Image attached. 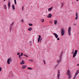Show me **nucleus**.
<instances>
[{
	"mask_svg": "<svg viewBox=\"0 0 79 79\" xmlns=\"http://www.w3.org/2000/svg\"><path fill=\"white\" fill-rule=\"evenodd\" d=\"M67 75L69 76V78L68 79H70L71 77V72L69 70H68L66 73Z\"/></svg>",
	"mask_w": 79,
	"mask_h": 79,
	"instance_id": "obj_1",
	"label": "nucleus"
},
{
	"mask_svg": "<svg viewBox=\"0 0 79 79\" xmlns=\"http://www.w3.org/2000/svg\"><path fill=\"white\" fill-rule=\"evenodd\" d=\"M12 61V60H11V58H9L7 60V63L8 64H10V63Z\"/></svg>",
	"mask_w": 79,
	"mask_h": 79,
	"instance_id": "obj_2",
	"label": "nucleus"
},
{
	"mask_svg": "<svg viewBox=\"0 0 79 79\" xmlns=\"http://www.w3.org/2000/svg\"><path fill=\"white\" fill-rule=\"evenodd\" d=\"M71 27H69L68 29V34L69 35H71Z\"/></svg>",
	"mask_w": 79,
	"mask_h": 79,
	"instance_id": "obj_3",
	"label": "nucleus"
},
{
	"mask_svg": "<svg viewBox=\"0 0 79 79\" xmlns=\"http://www.w3.org/2000/svg\"><path fill=\"white\" fill-rule=\"evenodd\" d=\"M60 70H58L57 77V79H60Z\"/></svg>",
	"mask_w": 79,
	"mask_h": 79,
	"instance_id": "obj_4",
	"label": "nucleus"
},
{
	"mask_svg": "<svg viewBox=\"0 0 79 79\" xmlns=\"http://www.w3.org/2000/svg\"><path fill=\"white\" fill-rule=\"evenodd\" d=\"M78 51L77 50H75V51L74 53L73 56V57L74 58L76 56V55H77V53Z\"/></svg>",
	"mask_w": 79,
	"mask_h": 79,
	"instance_id": "obj_5",
	"label": "nucleus"
},
{
	"mask_svg": "<svg viewBox=\"0 0 79 79\" xmlns=\"http://www.w3.org/2000/svg\"><path fill=\"white\" fill-rule=\"evenodd\" d=\"M64 30L63 28H62L61 30V35H63L64 34Z\"/></svg>",
	"mask_w": 79,
	"mask_h": 79,
	"instance_id": "obj_6",
	"label": "nucleus"
},
{
	"mask_svg": "<svg viewBox=\"0 0 79 79\" xmlns=\"http://www.w3.org/2000/svg\"><path fill=\"white\" fill-rule=\"evenodd\" d=\"M79 73V70H77L76 72V73L75 75L74 76H75V77H76V76Z\"/></svg>",
	"mask_w": 79,
	"mask_h": 79,
	"instance_id": "obj_7",
	"label": "nucleus"
},
{
	"mask_svg": "<svg viewBox=\"0 0 79 79\" xmlns=\"http://www.w3.org/2000/svg\"><path fill=\"white\" fill-rule=\"evenodd\" d=\"M76 16L75 19H77L78 18V14H77V12L76 13Z\"/></svg>",
	"mask_w": 79,
	"mask_h": 79,
	"instance_id": "obj_8",
	"label": "nucleus"
},
{
	"mask_svg": "<svg viewBox=\"0 0 79 79\" xmlns=\"http://www.w3.org/2000/svg\"><path fill=\"white\" fill-rule=\"evenodd\" d=\"M53 35H54L55 36V37L56 38V39H57V38H58V35H57V34H56L55 33H54Z\"/></svg>",
	"mask_w": 79,
	"mask_h": 79,
	"instance_id": "obj_9",
	"label": "nucleus"
},
{
	"mask_svg": "<svg viewBox=\"0 0 79 79\" xmlns=\"http://www.w3.org/2000/svg\"><path fill=\"white\" fill-rule=\"evenodd\" d=\"M10 5H11V2H10L9 1L8 3V8H10Z\"/></svg>",
	"mask_w": 79,
	"mask_h": 79,
	"instance_id": "obj_10",
	"label": "nucleus"
},
{
	"mask_svg": "<svg viewBox=\"0 0 79 79\" xmlns=\"http://www.w3.org/2000/svg\"><path fill=\"white\" fill-rule=\"evenodd\" d=\"M26 67H27V66H26V65H23L22 67V69H25Z\"/></svg>",
	"mask_w": 79,
	"mask_h": 79,
	"instance_id": "obj_11",
	"label": "nucleus"
},
{
	"mask_svg": "<svg viewBox=\"0 0 79 79\" xmlns=\"http://www.w3.org/2000/svg\"><path fill=\"white\" fill-rule=\"evenodd\" d=\"M61 59H60L59 60H57V63H60V61H61Z\"/></svg>",
	"mask_w": 79,
	"mask_h": 79,
	"instance_id": "obj_12",
	"label": "nucleus"
},
{
	"mask_svg": "<svg viewBox=\"0 0 79 79\" xmlns=\"http://www.w3.org/2000/svg\"><path fill=\"white\" fill-rule=\"evenodd\" d=\"M51 16H52V15L50 14L48 15L47 17L48 18H51Z\"/></svg>",
	"mask_w": 79,
	"mask_h": 79,
	"instance_id": "obj_13",
	"label": "nucleus"
},
{
	"mask_svg": "<svg viewBox=\"0 0 79 79\" xmlns=\"http://www.w3.org/2000/svg\"><path fill=\"white\" fill-rule=\"evenodd\" d=\"M32 27H30L28 29V30L29 31H32Z\"/></svg>",
	"mask_w": 79,
	"mask_h": 79,
	"instance_id": "obj_14",
	"label": "nucleus"
},
{
	"mask_svg": "<svg viewBox=\"0 0 79 79\" xmlns=\"http://www.w3.org/2000/svg\"><path fill=\"white\" fill-rule=\"evenodd\" d=\"M63 54V52H62L61 53L60 55V56H59V58L60 59H61V56H62V55Z\"/></svg>",
	"mask_w": 79,
	"mask_h": 79,
	"instance_id": "obj_15",
	"label": "nucleus"
},
{
	"mask_svg": "<svg viewBox=\"0 0 79 79\" xmlns=\"http://www.w3.org/2000/svg\"><path fill=\"white\" fill-rule=\"evenodd\" d=\"M52 7H51L49 8L48 9V11H51L52 10Z\"/></svg>",
	"mask_w": 79,
	"mask_h": 79,
	"instance_id": "obj_16",
	"label": "nucleus"
},
{
	"mask_svg": "<svg viewBox=\"0 0 79 79\" xmlns=\"http://www.w3.org/2000/svg\"><path fill=\"white\" fill-rule=\"evenodd\" d=\"M54 24H56V23H57V20H54Z\"/></svg>",
	"mask_w": 79,
	"mask_h": 79,
	"instance_id": "obj_17",
	"label": "nucleus"
},
{
	"mask_svg": "<svg viewBox=\"0 0 79 79\" xmlns=\"http://www.w3.org/2000/svg\"><path fill=\"white\" fill-rule=\"evenodd\" d=\"M12 8H13V10H14L15 9V5H12Z\"/></svg>",
	"mask_w": 79,
	"mask_h": 79,
	"instance_id": "obj_18",
	"label": "nucleus"
},
{
	"mask_svg": "<svg viewBox=\"0 0 79 79\" xmlns=\"http://www.w3.org/2000/svg\"><path fill=\"white\" fill-rule=\"evenodd\" d=\"M4 9H6V5H4Z\"/></svg>",
	"mask_w": 79,
	"mask_h": 79,
	"instance_id": "obj_19",
	"label": "nucleus"
},
{
	"mask_svg": "<svg viewBox=\"0 0 79 79\" xmlns=\"http://www.w3.org/2000/svg\"><path fill=\"white\" fill-rule=\"evenodd\" d=\"M41 22H42V23L44 22V19H41Z\"/></svg>",
	"mask_w": 79,
	"mask_h": 79,
	"instance_id": "obj_20",
	"label": "nucleus"
},
{
	"mask_svg": "<svg viewBox=\"0 0 79 79\" xmlns=\"http://www.w3.org/2000/svg\"><path fill=\"white\" fill-rule=\"evenodd\" d=\"M27 69H30V70H32V69L31 68H29V67L27 68Z\"/></svg>",
	"mask_w": 79,
	"mask_h": 79,
	"instance_id": "obj_21",
	"label": "nucleus"
},
{
	"mask_svg": "<svg viewBox=\"0 0 79 79\" xmlns=\"http://www.w3.org/2000/svg\"><path fill=\"white\" fill-rule=\"evenodd\" d=\"M25 62H20V64H24Z\"/></svg>",
	"mask_w": 79,
	"mask_h": 79,
	"instance_id": "obj_22",
	"label": "nucleus"
},
{
	"mask_svg": "<svg viewBox=\"0 0 79 79\" xmlns=\"http://www.w3.org/2000/svg\"><path fill=\"white\" fill-rule=\"evenodd\" d=\"M14 2L15 5H16V0H14Z\"/></svg>",
	"mask_w": 79,
	"mask_h": 79,
	"instance_id": "obj_23",
	"label": "nucleus"
},
{
	"mask_svg": "<svg viewBox=\"0 0 79 79\" xmlns=\"http://www.w3.org/2000/svg\"><path fill=\"white\" fill-rule=\"evenodd\" d=\"M12 29V26H10V30L11 31V29Z\"/></svg>",
	"mask_w": 79,
	"mask_h": 79,
	"instance_id": "obj_24",
	"label": "nucleus"
},
{
	"mask_svg": "<svg viewBox=\"0 0 79 79\" xmlns=\"http://www.w3.org/2000/svg\"><path fill=\"white\" fill-rule=\"evenodd\" d=\"M43 62H44L45 64H46V63H45V60H43Z\"/></svg>",
	"mask_w": 79,
	"mask_h": 79,
	"instance_id": "obj_25",
	"label": "nucleus"
},
{
	"mask_svg": "<svg viewBox=\"0 0 79 79\" xmlns=\"http://www.w3.org/2000/svg\"><path fill=\"white\" fill-rule=\"evenodd\" d=\"M29 26H32L33 25L32 24H29Z\"/></svg>",
	"mask_w": 79,
	"mask_h": 79,
	"instance_id": "obj_26",
	"label": "nucleus"
},
{
	"mask_svg": "<svg viewBox=\"0 0 79 79\" xmlns=\"http://www.w3.org/2000/svg\"><path fill=\"white\" fill-rule=\"evenodd\" d=\"M14 24V22H13L11 24L10 26H11L12 25H13Z\"/></svg>",
	"mask_w": 79,
	"mask_h": 79,
	"instance_id": "obj_27",
	"label": "nucleus"
},
{
	"mask_svg": "<svg viewBox=\"0 0 79 79\" xmlns=\"http://www.w3.org/2000/svg\"><path fill=\"white\" fill-rule=\"evenodd\" d=\"M23 19L21 20V22H22V23H23Z\"/></svg>",
	"mask_w": 79,
	"mask_h": 79,
	"instance_id": "obj_28",
	"label": "nucleus"
},
{
	"mask_svg": "<svg viewBox=\"0 0 79 79\" xmlns=\"http://www.w3.org/2000/svg\"><path fill=\"white\" fill-rule=\"evenodd\" d=\"M29 61H30L31 62H32V61H33V60H29Z\"/></svg>",
	"mask_w": 79,
	"mask_h": 79,
	"instance_id": "obj_29",
	"label": "nucleus"
},
{
	"mask_svg": "<svg viewBox=\"0 0 79 79\" xmlns=\"http://www.w3.org/2000/svg\"><path fill=\"white\" fill-rule=\"evenodd\" d=\"M41 38V36L40 35H39L38 38H40V39Z\"/></svg>",
	"mask_w": 79,
	"mask_h": 79,
	"instance_id": "obj_30",
	"label": "nucleus"
},
{
	"mask_svg": "<svg viewBox=\"0 0 79 79\" xmlns=\"http://www.w3.org/2000/svg\"><path fill=\"white\" fill-rule=\"evenodd\" d=\"M23 52H21V56H23Z\"/></svg>",
	"mask_w": 79,
	"mask_h": 79,
	"instance_id": "obj_31",
	"label": "nucleus"
},
{
	"mask_svg": "<svg viewBox=\"0 0 79 79\" xmlns=\"http://www.w3.org/2000/svg\"><path fill=\"white\" fill-rule=\"evenodd\" d=\"M42 40V38H40V42H41V41Z\"/></svg>",
	"mask_w": 79,
	"mask_h": 79,
	"instance_id": "obj_32",
	"label": "nucleus"
},
{
	"mask_svg": "<svg viewBox=\"0 0 79 79\" xmlns=\"http://www.w3.org/2000/svg\"><path fill=\"white\" fill-rule=\"evenodd\" d=\"M19 58H21V55H19Z\"/></svg>",
	"mask_w": 79,
	"mask_h": 79,
	"instance_id": "obj_33",
	"label": "nucleus"
},
{
	"mask_svg": "<svg viewBox=\"0 0 79 79\" xmlns=\"http://www.w3.org/2000/svg\"><path fill=\"white\" fill-rule=\"evenodd\" d=\"M23 9H24V6H23L22 7V10H23Z\"/></svg>",
	"mask_w": 79,
	"mask_h": 79,
	"instance_id": "obj_34",
	"label": "nucleus"
},
{
	"mask_svg": "<svg viewBox=\"0 0 79 79\" xmlns=\"http://www.w3.org/2000/svg\"><path fill=\"white\" fill-rule=\"evenodd\" d=\"M57 39V40H60V38H58Z\"/></svg>",
	"mask_w": 79,
	"mask_h": 79,
	"instance_id": "obj_35",
	"label": "nucleus"
},
{
	"mask_svg": "<svg viewBox=\"0 0 79 79\" xmlns=\"http://www.w3.org/2000/svg\"><path fill=\"white\" fill-rule=\"evenodd\" d=\"M40 40V38H38V40Z\"/></svg>",
	"mask_w": 79,
	"mask_h": 79,
	"instance_id": "obj_36",
	"label": "nucleus"
},
{
	"mask_svg": "<svg viewBox=\"0 0 79 79\" xmlns=\"http://www.w3.org/2000/svg\"><path fill=\"white\" fill-rule=\"evenodd\" d=\"M24 62V60H22V62Z\"/></svg>",
	"mask_w": 79,
	"mask_h": 79,
	"instance_id": "obj_37",
	"label": "nucleus"
},
{
	"mask_svg": "<svg viewBox=\"0 0 79 79\" xmlns=\"http://www.w3.org/2000/svg\"><path fill=\"white\" fill-rule=\"evenodd\" d=\"M63 5H64L63 4H62V5H61V8H62V7H63Z\"/></svg>",
	"mask_w": 79,
	"mask_h": 79,
	"instance_id": "obj_38",
	"label": "nucleus"
},
{
	"mask_svg": "<svg viewBox=\"0 0 79 79\" xmlns=\"http://www.w3.org/2000/svg\"><path fill=\"white\" fill-rule=\"evenodd\" d=\"M2 71V68L0 67V71Z\"/></svg>",
	"mask_w": 79,
	"mask_h": 79,
	"instance_id": "obj_39",
	"label": "nucleus"
},
{
	"mask_svg": "<svg viewBox=\"0 0 79 79\" xmlns=\"http://www.w3.org/2000/svg\"><path fill=\"white\" fill-rule=\"evenodd\" d=\"M19 54H20V53H18L17 54V55H19Z\"/></svg>",
	"mask_w": 79,
	"mask_h": 79,
	"instance_id": "obj_40",
	"label": "nucleus"
},
{
	"mask_svg": "<svg viewBox=\"0 0 79 79\" xmlns=\"http://www.w3.org/2000/svg\"><path fill=\"white\" fill-rule=\"evenodd\" d=\"M26 58H28V56H27V55H26Z\"/></svg>",
	"mask_w": 79,
	"mask_h": 79,
	"instance_id": "obj_41",
	"label": "nucleus"
},
{
	"mask_svg": "<svg viewBox=\"0 0 79 79\" xmlns=\"http://www.w3.org/2000/svg\"><path fill=\"white\" fill-rule=\"evenodd\" d=\"M77 66H79V64H77Z\"/></svg>",
	"mask_w": 79,
	"mask_h": 79,
	"instance_id": "obj_42",
	"label": "nucleus"
},
{
	"mask_svg": "<svg viewBox=\"0 0 79 79\" xmlns=\"http://www.w3.org/2000/svg\"><path fill=\"white\" fill-rule=\"evenodd\" d=\"M72 52H73V53H74V50H73Z\"/></svg>",
	"mask_w": 79,
	"mask_h": 79,
	"instance_id": "obj_43",
	"label": "nucleus"
},
{
	"mask_svg": "<svg viewBox=\"0 0 79 79\" xmlns=\"http://www.w3.org/2000/svg\"><path fill=\"white\" fill-rule=\"evenodd\" d=\"M73 25H74V26H76V24H73Z\"/></svg>",
	"mask_w": 79,
	"mask_h": 79,
	"instance_id": "obj_44",
	"label": "nucleus"
},
{
	"mask_svg": "<svg viewBox=\"0 0 79 79\" xmlns=\"http://www.w3.org/2000/svg\"><path fill=\"white\" fill-rule=\"evenodd\" d=\"M38 42H40V40H38Z\"/></svg>",
	"mask_w": 79,
	"mask_h": 79,
	"instance_id": "obj_45",
	"label": "nucleus"
},
{
	"mask_svg": "<svg viewBox=\"0 0 79 79\" xmlns=\"http://www.w3.org/2000/svg\"><path fill=\"white\" fill-rule=\"evenodd\" d=\"M23 55H24V56H26V55H25V54H23Z\"/></svg>",
	"mask_w": 79,
	"mask_h": 79,
	"instance_id": "obj_46",
	"label": "nucleus"
},
{
	"mask_svg": "<svg viewBox=\"0 0 79 79\" xmlns=\"http://www.w3.org/2000/svg\"><path fill=\"white\" fill-rule=\"evenodd\" d=\"M76 1H77V2H78L79 1V0H76Z\"/></svg>",
	"mask_w": 79,
	"mask_h": 79,
	"instance_id": "obj_47",
	"label": "nucleus"
},
{
	"mask_svg": "<svg viewBox=\"0 0 79 79\" xmlns=\"http://www.w3.org/2000/svg\"><path fill=\"white\" fill-rule=\"evenodd\" d=\"M5 1H6V0H4L3 2H5Z\"/></svg>",
	"mask_w": 79,
	"mask_h": 79,
	"instance_id": "obj_48",
	"label": "nucleus"
},
{
	"mask_svg": "<svg viewBox=\"0 0 79 79\" xmlns=\"http://www.w3.org/2000/svg\"><path fill=\"white\" fill-rule=\"evenodd\" d=\"M58 66V65H56V66Z\"/></svg>",
	"mask_w": 79,
	"mask_h": 79,
	"instance_id": "obj_49",
	"label": "nucleus"
},
{
	"mask_svg": "<svg viewBox=\"0 0 79 79\" xmlns=\"http://www.w3.org/2000/svg\"><path fill=\"white\" fill-rule=\"evenodd\" d=\"M24 58H25V57H24V58H23V59H24Z\"/></svg>",
	"mask_w": 79,
	"mask_h": 79,
	"instance_id": "obj_50",
	"label": "nucleus"
},
{
	"mask_svg": "<svg viewBox=\"0 0 79 79\" xmlns=\"http://www.w3.org/2000/svg\"><path fill=\"white\" fill-rule=\"evenodd\" d=\"M11 30L10 31V32H11Z\"/></svg>",
	"mask_w": 79,
	"mask_h": 79,
	"instance_id": "obj_51",
	"label": "nucleus"
},
{
	"mask_svg": "<svg viewBox=\"0 0 79 79\" xmlns=\"http://www.w3.org/2000/svg\"><path fill=\"white\" fill-rule=\"evenodd\" d=\"M63 3H62V4H63Z\"/></svg>",
	"mask_w": 79,
	"mask_h": 79,
	"instance_id": "obj_52",
	"label": "nucleus"
}]
</instances>
